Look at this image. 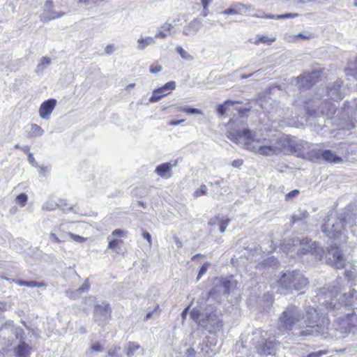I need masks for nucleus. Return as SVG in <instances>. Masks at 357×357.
<instances>
[{
  "instance_id": "nucleus-1",
  "label": "nucleus",
  "mask_w": 357,
  "mask_h": 357,
  "mask_svg": "<svg viewBox=\"0 0 357 357\" xmlns=\"http://www.w3.org/2000/svg\"><path fill=\"white\" fill-rule=\"evenodd\" d=\"M227 137L235 143L243 144L247 150L266 156L280 154L283 151L285 144H289L287 139L273 142L259 138L256 132L247 128L231 130L228 132Z\"/></svg>"
},
{
  "instance_id": "nucleus-2",
  "label": "nucleus",
  "mask_w": 357,
  "mask_h": 357,
  "mask_svg": "<svg viewBox=\"0 0 357 357\" xmlns=\"http://www.w3.org/2000/svg\"><path fill=\"white\" fill-rule=\"evenodd\" d=\"M315 314V310L312 309L305 317L304 312L298 307L294 305H289L278 317V328L284 332L294 329H302L305 325L310 326L312 321L310 315L312 317Z\"/></svg>"
},
{
  "instance_id": "nucleus-3",
  "label": "nucleus",
  "mask_w": 357,
  "mask_h": 357,
  "mask_svg": "<svg viewBox=\"0 0 357 357\" xmlns=\"http://www.w3.org/2000/svg\"><path fill=\"white\" fill-rule=\"evenodd\" d=\"M356 205H349L342 213L337 216L334 222L331 223L329 218L322 225V231L330 238H337L343 230H347V228L351 229L356 225Z\"/></svg>"
},
{
  "instance_id": "nucleus-4",
  "label": "nucleus",
  "mask_w": 357,
  "mask_h": 357,
  "mask_svg": "<svg viewBox=\"0 0 357 357\" xmlns=\"http://www.w3.org/2000/svg\"><path fill=\"white\" fill-rule=\"evenodd\" d=\"M339 294V287L335 286H328L320 290L319 294V301L326 309L331 310L334 309H339V306L342 305H353V299L354 296L357 297V292L355 290H351L349 293H344L339 298V303H334L336 301V297Z\"/></svg>"
},
{
  "instance_id": "nucleus-5",
  "label": "nucleus",
  "mask_w": 357,
  "mask_h": 357,
  "mask_svg": "<svg viewBox=\"0 0 357 357\" xmlns=\"http://www.w3.org/2000/svg\"><path fill=\"white\" fill-rule=\"evenodd\" d=\"M307 284V280L298 271H287L279 280V284L284 291V294L291 292L293 290H301Z\"/></svg>"
},
{
  "instance_id": "nucleus-6",
  "label": "nucleus",
  "mask_w": 357,
  "mask_h": 357,
  "mask_svg": "<svg viewBox=\"0 0 357 357\" xmlns=\"http://www.w3.org/2000/svg\"><path fill=\"white\" fill-rule=\"evenodd\" d=\"M252 343L260 355H270L275 351V343L266 339V333L257 329L252 333Z\"/></svg>"
},
{
  "instance_id": "nucleus-7",
  "label": "nucleus",
  "mask_w": 357,
  "mask_h": 357,
  "mask_svg": "<svg viewBox=\"0 0 357 357\" xmlns=\"http://www.w3.org/2000/svg\"><path fill=\"white\" fill-rule=\"evenodd\" d=\"M112 307L109 304L103 302L95 305L93 310V319L95 323L101 327L106 326L112 319Z\"/></svg>"
},
{
  "instance_id": "nucleus-8",
  "label": "nucleus",
  "mask_w": 357,
  "mask_h": 357,
  "mask_svg": "<svg viewBox=\"0 0 357 357\" xmlns=\"http://www.w3.org/2000/svg\"><path fill=\"white\" fill-rule=\"evenodd\" d=\"M199 324L208 330L211 333L219 331L222 327V321L215 310H208L202 319L199 320Z\"/></svg>"
},
{
  "instance_id": "nucleus-9",
  "label": "nucleus",
  "mask_w": 357,
  "mask_h": 357,
  "mask_svg": "<svg viewBox=\"0 0 357 357\" xmlns=\"http://www.w3.org/2000/svg\"><path fill=\"white\" fill-rule=\"evenodd\" d=\"M327 263L337 269L343 268L345 266V259L340 252L338 247L331 245L326 254Z\"/></svg>"
},
{
  "instance_id": "nucleus-10",
  "label": "nucleus",
  "mask_w": 357,
  "mask_h": 357,
  "mask_svg": "<svg viewBox=\"0 0 357 357\" xmlns=\"http://www.w3.org/2000/svg\"><path fill=\"white\" fill-rule=\"evenodd\" d=\"M355 107L356 112L354 114V116L350 118L349 116V108H344L341 112L340 117L339 119L340 122L337 123L340 126V129L349 130L354 128L355 123H357V99L355 100Z\"/></svg>"
},
{
  "instance_id": "nucleus-11",
  "label": "nucleus",
  "mask_w": 357,
  "mask_h": 357,
  "mask_svg": "<svg viewBox=\"0 0 357 357\" xmlns=\"http://www.w3.org/2000/svg\"><path fill=\"white\" fill-rule=\"evenodd\" d=\"M231 282L222 278H216L213 281V287L209 291L210 296L228 294L231 286Z\"/></svg>"
},
{
  "instance_id": "nucleus-12",
  "label": "nucleus",
  "mask_w": 357,
  "mask_h": 357,
  "mask_svg": "<svg viewBox=\"0 0 357 357\" xmlns=\"http://www.w3.org/2000/svg\"><path fill=\"white\" fill-rule=\"evenodd\" d=\"M68 224H61L59 227L54 228L50 234V239L55 243L66 242L69 239L70 231Z\"/></svg>"
},
{
  "instance_id": "nucleus-13",
  "label": "nucleus",
  "mask_w": 357,
  "mask_h": 357,
  "mask_svg": "<svg viewBox=\"0 0 357 357\" xmlns=\"http://www.w3.org/2000/svg\"><path fill=\"white\" fill-rule=\"evenodd\" d=\"M337 109V106L331 102L330 101H325L319 107L317 112H314L312 114L311 112L308 111L307 113L309 115H326L328 118H332L333 114H335Z\"/></svg>"
},
{
  "instance_id": "nucleus-14",
  "label": "nucleus",
  "mask_w": 357,
  "mask_h": 357,
  "mask_svg": "<svg viewBox=\"0 0 357 357\" xmlns=\"http://www.w3.org/2000/svg\"><path fill=\"white\" fill-rule=\"evenodd\" d=\"M56 104L55 99H49L43 102L39 108V116L43 119L47 120Z\"/></svg>"
},
{
  "instance_id": "nucleus-15",
  "label": "nucleus",
  "mask_w": 357,
  "mask_h": 357,
  "mask_svg": "<svg viewBox=\"0 0 357 357\" xmlns=\"http://www.w3.org/2000/svg\"><path fill=\"white\" fill-rule=\"evenodd\" d=\"M202 25L201 20L195 18L183 27V33L185 36H194L199 31Z\"/></svg>"
},
{
  "instance_id": "nucleus-16",
  "label": "nucleus",
  "mask_w": 357,
  "mask_h": 357,
  "mask_svg": "<svg viewBox=\"0 0 357 357\" xmlns=\"http://www.w3.org/2000/svg\"><path fill=\"white\" fill-rule=\"evenodd\" d=\"M307 246H303L301 248V252L303 254L311 253L312 255L315 257H319V258L322 257V250L317 247L316 242L312 241L311 240L306 241Z\"/></svg>"
},
{
  "instance_id": "nucleus-17",
  "label": "nucleus",
  "mask_w": 357,
  "mask_h": 357,
  "mask_svg": "<svg viewBox=\"0 0 357 357\" xmlns=\"http://www.w3.org/2000/svg\"><path fill=\"white\" fill-rule=\"evenodd\" d=\"M341 83L339 81L334 82L331 86H328V96L331 99L338 101L343 98V94L340 91Z\"/></svg>"
},
{
  "instance_id": "nucleus-18",
  "label": "nucleus",
  "mask_w": 357,
  "mask_h": 357,
  "mask_svg": "<svg viewBox=\"0 0 357 357\" xmlns=\"http://www.w3.org/2000/svg\"><path fill=\"white\" fill-rule=\"evenodd\" d=\"M176 165V162L174 165H172L170 162H165L158 165L155 172L162 178H169L172 176L171 169Z\"/></svg>"
},
{
  "instance_id": "nucleus-19",
  "label": "nucleus",
  "mask_w": 357,
  "mask_h": 357,
  "mask_svg": "<svg viewBox=\"0 0 357 357\" xmlns=\"http://www.w3.org/2000/svg\"><path fill=\"white\" fill-rule=\"evenodd\" d=\"M314 314H312V317L310 315L312 321V323L310 324V326L305 325L303 327L305 328V329H298L299 332L298 333H296L295 335H297L298 337H307L318 335L319 331L315 328V326L313 325L315 323V320H314ZM314 318H316V317H314Z\"/></svg>"
},
{
  "instance_id": "nucleus-20",
  "label": "nucleus",
  "mask_w": 357,
  "mask_h": 357,
  "mask_svg": "<svg viewBox=\"0 0 357 357\" xmlns=\"http://www.w3.org/2000/svg\"><path fill=\"white\" fill-rule=\"evenodd\" d=\"M345 322L347 324V329L349 333L357 334V316L355 314H346Z\"/></svg>"
},
{
  "instance_id": "nucleus-21",
  "label": "nucleus",
  "mask_w": 357,
  "mask_h": 357,
  "mask_svg": "<svg viewBox=\"0 0 357 357\" xmlns=\"http://www.w3.org/2000/svg\"><path fill=\"white\" fill-rule=\"evenodd\" d=\"M109 240L108 248L112 249L114 252L117 254H123V250L122 248V240L119 239H110V236L107 238Z\"/></svg>"
},
{
  "instance_id": "nucleus-22",
  "label": "nucleus",
  "mask_w": 357,
  "mask_h": 357,
  "mask_svg": "<svg viewBox=\"0 0 357 357\" xmlns=\"http://www.w3.org/2000/svg\"><path fill=\"white\" fill-rule=\"evenodd\" d=\"M137 50H143L149 45H153L155 43V40L152 36H147L146 38H139L137 40Z\"/></svg>"
},
{
  "instance_id": "nucleus-23",
  "label": "nucleus",
  "mask_w": 357,
  "mask_h": 357,
  "mask_svg": "<svg viewBox=\"0 0 357 357\" xmlns=\"http://www.w3.org/2000/svg\"><path fill=\"white\" fill-rule=\"evenodd\" d=\"M321 156L323 159L331 163H339L342 161V158L335 155L329 150H325L322 152Z\"/></svg>"
},
{
  "instance_id": "nucleus-24",
  "label": "nucleus",
  "mask_w": 357,
  "mask_h": 357,
  "mask_svg": "<svg viewBox=\"0 0 357 357\" xmlns=\"http://www.w3.org/2000/svg\"><path fill=\"white\" fill-rule=\"evenodd\" d=\"M17 357H27L30 353V347L25 342L20 343L15 349Z\"/></svg>"
},
{
  "instance_id": "nucleus-25",
  "label": "nucleus",
  "mask_w": 357,
  "mask_h": 357,
  "mask_svg": "<svg viewBox=\"0 0 357 357\" xmlns=\"http://www.w3.org/2000/svg\"><path fill=\"white\" fill-rule=\"evenodd\" d=\"M305 78V75H301L295 79L296 85L298 86V88H305L309 89L312 86L309 81Z\"/></svg>"
},
{
  "instance_id": "nucleus-26",
  "label": "nucleus",
  "mask_w": 357,
  "mask_h": 357,
  "mask_svg": "<svg viewBox=\"0 0 357 357\" xmlns=\"http://www.w3.org/2000/svg\"><path fill=\"white\" fill-rule=\"evenodd\" d=\"M51 63V59L47 56H43L40 63L37 65L36 71L43 72Z\"/></svg>"
},
{
  "instance_id": "nucleus-27",
  "label": "nucleus",
  "mask_w": 357,
  "mask_h": 357,
  "mask_svg": "<svg viewBox=\"0 0 357 357\" xmlns=\"http://www.w3.org/2000/svg\"><path fill=\"white\" fill-rule=\"evenodd\" d=\"M176 51L179 54V56L185 61H192L194 60L193 56H192L188 51L185 50L181 46L176 47Z\"/></svg>"
},
{
  "instance_id": "nucleus-28",
  "label": "nucleus",
  "mask_w": 357,
  "mask_h": 357,
  "mask_svg": "<svg viewBox=\"0 0 357 357\" xmlns=\"http://www.w3.org/2000/svg\"><path fill=\"white\" fill-rule=\"evenodd\" d=\"M169 92L165 93L160 89V88L158 89H155L153 92V95L149 99V101L151 102H155L159 101L162 97L168 94Z\"/></svg>"
},
{
  "instance_id": "nucleus-29",
  "label": "nucleus",
  "mask_w": 357,
  "mask_h": 357,
  "mask_svg": "<svg viewBox=\"0 0 357 357\" xmlns=\"http://www.w3.org/2000/svg\"><path fill=\"white\" fill-rule=\"evenodd\" d=\"M305 78L310 83L311 86H313L315 83L319 81V78L320 77V72L319 71H313L310 73L305 74Z\"/></svg>"
},
{
  "instance_id": "nucleus-30",
  "label": "nucleus",
  "mask_w": 357,
  "mask_h": 357,
  "mask_svg": "<svg viewBox=\"0 0 357 357\" xmlns=\"http://www.w3.org/2000/svg\"><path fill=\"white\" fill-rule=\"evenodd\" d=\"M140 347L139 344H137L133 342H130L128 344L126 348V354L127 357H132L135 352L139 349Z\"/></svg>"
},
{
  "instance_id": "nucleus-31",
  "label": "nucleus",
  "mask_w": 357,
  "mask_h": 357,
  "mask_svg": "<svg viewBox=\"0 0 357 357\" xmlns=\"http://www.w3.org/2000/svg\"><path fill=\"white\" fill-rule=\"evenodd\" d=\"M63 13H51L50 14H42L40 15V20L42 22H47L51 20H54L58 17H60Z\"/></svg>"
},
{
  "instance_id": "nucleus-32",
  "label": "nucleus",
  "mask_w": 357,
  "mask_h": 357,
  "mask_svg": "<svg viewBox=\"0 0 357 357\" xmlns=\"http://www.w3.org/2000/svg\"><path fill=\"white\" fill-rule=\"evenodd\" d=\"M308 215L305 209H300L298 214H295L292 216V223L294 224L297 221L305 220L308 217Z\"/></svg>"
},
{
  "instance_id": "nucleus-33",
  "label": "nucleus",
  "mask_w": 357,
  "mask_h": 357,
  "mask_svg": "<svg viewBox=\"0 0 357 357\" xmlns=\"http://www.w3.org/2000/svg\"><path fill=\"white\" fill-rule=\"evenodd\" d=\"M176 110L183 111L188 114H203V112L200 109L189 107L187 106L177 107Z\"/></svg>"
},
{
  "instance_id": "nucleus-34",
  "label": "nucleus",
  "mask_w": 357,
  "mask_h": 357,
  "mask_svg": "<svg viewBox=\"0 0 357 357\" xmlns=\"http://www.w3.org/2000/svg\"><path fill=\"white\" fill-rule=\"evenodd\" d=\"M275 38H269L265 36H257V38L254 41L255 45H259V43L271 44L274 42Z\"/></svg>"
},
{
  "instance_id": "nucleus-35",
  "label": "nucleus",
  "mask_w": 357,
  "mask_h": 357,
  "mask_svg": "<svg viewBox=\"0 0 357 357\" xmlns=\"http://www.w3.org/2000/svg\"><path fill=\"white\" fill-rule=\"evenodd\" d=\"M58 207V204L56 202L50 200L46 202L43 206V209L45 211H54L56 210Z\"/></svg>"
},
{
  "instance_id": "nucleus-36",
  "label": "nucleus",
  "mask_w": 357,
  "mask_h": 357,
  "mask_svg": "<svg viewBox=\"0 0 357 357\" xmlns=\"http://www.w3.org/2000/svg\"><path fill=\"white\" fill-rule=\"evenodd\" d=\"M208 192V188L206 185L202 184L201 185L200 188H197L194 192H193V197H197L202 195H206Z\"/></svg>"
},
{
  "instance_id": "nucleus-37",
  "label": "nucleus",
  "mask_w": 357,
  "mask_h": 357,
  "mask_svg": "<svg viewBox=\"0 0 357 357\" xmlns=\"http://www.w3.org/2000/svg\"><path fill=\"white\" fill-rule=\"evenodd\" d=\"M123 353L120 347H114L108 351V355L111 357H123Z\"/></svg>"
},
{
  "instance_id": "nucleus-38",
  "label": "nucleus",
  "mask_w": 357,
  "mask_h": 357,
  "mask_svg": "<svg viewBox=\"0 0 357 357\" xmlns=\"http://www.w3.org/2000/svg\"><path fill=\"white\" fill-rule=\"evenodd\" d=\"M31 132L33 136H41L44 130L38 125L36 124H31Z\"/></svg>"
},
{
  "instance_id": "nucleus-39",
  "label": "nucleus",
  "mask_w": 357,
  "mask_h": 357,
  "mask_svg": "<svg viewBox=\"0 0 357 357\" xmlns=\"http://www.w3.org/2000/svg\"><path fill=\"white\" fill-rule=\"evenodd\" d=\"M298 15L297 13H287L284 15H266L265 17L266 18H271V19H277V20H281V19H286L289 17H294L298 16Z\"/></svg>"
},
{
  "instance_id": "nucleus-40",
  "label": "nucleus",
  "mask_w": 357,
  "mask_h": 357,
  "mask_svg": "<svg viewBox=\"0 0 357 357\" xmlns=\"http://www.w3.org/2000/svg\"><path fill=\"white\" fill-rule=\"evenodd\" d=\"M28 199V197L26 194L22 193L17 196L15 202L19 204L22 207L24 206Z\"/></svg>"
},
{
  "instance_id": "nucleus-41",
  "label": "nucleus",
  "mask_w": 357,
  "mask_h": 357,
  "mask_svg": "<svg viewBox=\"0 0 357 357\" xmlns=\"http://www.w3.org/2000/svg\"><path fill=\"white\" fill-rule=\"evenodd\" d=\"M235 102L232 100H227L225 105H220L218 107V112L220 115H224L226 113L227 108L225 105H234Z\"/></svg>"
},
{
  "instance_id": "nucleus-42",
  "label": "nucleus",
  "mask_w": 357,
  "mask_h": 357,
  "mask_svg": "<svg viewBox=\"0 0 357 357\" xmlns=\"http://www.w3.org/2000/svg\"><path fill=\"white\" fill-rule=\"evenodd\" d=\"M176 87V83L175 82H169L167 84H165L162 87L160 88L162 89L163 92L165 93L167 91L173 90Z\"/></svg>"
},
{
  "instance_id": "nucleus-43",
  "label": "nucleus",
  "mask_w": 357,
  "mask_h": 357,
  "mask_svg": "<svg viewBox=\"0 0 357 357\" xmlns=\"http://www.w3.org/2000/svg\"><path fill=\"white\" fill-rule=\"evenodd\" d=\"M65 294H66V296H68V298H70L71 299H76L81 296L80 294H77V289L75 291L68 289L65 291Z\"/></svg>"
},
{
  "instance_id": "nucleus-44",
  "label": "nucleus",
  "mask_w": 357,
  "mask_h": 357,
  "mask_svg": "<svg viewBox=\"0 0 357 357\" xmlns=\"http://www.w3.org/2000/svg\"><path fill=\"white\" fill-rule=\"evenodd\" d=\"M209 266H210V263H208V262H206L202 265V266L199 269V273L197 275V280H199L200 278L202 277V275L206 273Z\"/></svg>"
},
{
  "instance_id": "nucleus-45",
  "label": "nucleus",
  "mask_w": 357,
  "mask_h": 357,
  "mask_svg": "<svg viewBox=\"0 0 357 357\" xmlns=\"http://www.w3.org/2000/svg\"><path fill=\"white\" fill-rule=\"evenodd\" d=\"M26 287H46V284L43 282L36 281H27Z\"/></svg>"
},
{
  "instance_id": "nucleus-46",
  "label": "nucleus",
  "mask_w": 357,
  "mask_h": 357,
  "mask_svg": "<svg viewBox=\"0 0 357 357\" xmlns=\"http://www.w3.org/2000/svg\"><path fill=\"white\" fill-rule=\"evenodd\" d=\"M89 349L91 351L100 352L104 350V347L99 342H96L93 344Z\"/></svg>"
},
{
  "instance_id": "nucleus-47",
  "label": "nucleus",
  "mask_w": 357,
  "mask_h": 357,
  "mask_svg": "<svg viewBox=\"0 0 357 357\" xmlns=\"http://www.w3.org/2000/svg\"><path fill=\"white\" fill-rule=\"evenodd\" d=\"M89 289V284L87 281H85L82 284V286L78 288L77 290V294H80L82 295V294L83 292H86Z\"/></svg>"
},
{
  "instance_id": "nucleus-48",
  "label": "nucleus",
  "mask_w": 357,
  "mask_h": 357,
  "mask_svg": "<svg viewBox=\"0 0 357 357\" xmlns=\"http://www.w3.org/2000/svg\"><path fill=\"white\" fill-rule=\"evenodd\" d=\"M69 238H71L72 240L76 241V242H84L86 241V238L80 236L79 235L73 234L71 232L70 233Z\"/></svg>"
},
{
  "instance_id": "nucleus-49",
  "label": "nucleus",
  "mask_w": 357,
  "mask_h": 357,
  "mask_svg": "<svg viewBox=\"0 0 357 357\" xmlns=\"http://www.w3.org/2000/svg\"><path fill=\"white\" fill-rule=\"evenodd\" d=\"M229 222V219H227V220H222L220 222V231L221 233H224L226 231Z\"/></svg>"
},
{
  "instance_id": "nucleus-50",
  "label": "nucleus",
  "mask_w": 357,
  "mask_h": 357,
  "mask_svg": "<svg viewBox=\"0 0 357 357\" xmlns=\"http://www.w3.org/2000/svg\"><path fill=\"white\" fill-rule=\"evenodd\" d=\"M127 232L120 229H116L112 232V236H126Z\"/></svg>"
},
{
  "instance_id": "nucleus-51",
  "label": "nucleus",
  "mask_w": 357,
  "mask_h": 357,
  "mask_svg": "<svg viewBox=\"0 0 357 357\" xmlns=\"http://www.w3.org/2000/svg\"><path fill=\"white\" fill-rule=\"evenodd\" d=\"M199 316H200L199 311L198 310L195 309V308H194V309L191 311V312H190V317H191V318H192L193 320H195V321H196L197 319H199Z\"/></svg>"
},
{
  "instance_id": "nucleus-52",
  "label": "nucleus",
  "mask_w": 357,
  "mask_h": 357,
  "mask_svg": "<svg viewBox=\"0 0 357 357\" xmlns=\"http://www.w3.org/2000/svg\"><path fill=\"white\" fill-rule=\"evenodd\" d=\"M162 67L158 65H152L150 67V72L153 74H156L158 73H160L162 70Z\"/></svg>"
},
{
  "instance_id": "nucleus-53",
  "label": "nucleus",
  "mask_w": 357,
  "mask_h": 357,
  "mask_svg": "<svg viewBox=\"0 0 357 357\" xmlns=\"http://www.w3.org/2000/svg\"><path fill=\"white\" fill-rule=\"evenodd\" d=\"M185 356L186 357H195L196 356V351H195V349L193 348H188L187 349L186 351H185Z\"/></svg>"
},
{
  "instance_id": "nucleus-54",
  "label": "nucleus",
  "mask_w": 357,
  "mask_h": 357,
  "mask_svg": "<svg viewBox=\"0 0 357 357\" xmlns=\"http://www.w3.org/2000/svg\"><path fill=\"white\" fill-rule=\"evenodd\" d=\"M326 354V351H319L317 352H312L309 354L307 357H321L323 354Z\"/></svg>"
},
{
  "instance_id": "nucleus-55",
  "label": "nucleus",
  "mask_w": 357,
  "mask_h": 357,
  "mask_svg": "<svg viewBox=\"0 0 357 357\" xmlns=\"http://www.w3.org/2000/svg\"><path fill=\"white\" fill-rule=\"evenodd\" d=\"M344 275L349 280H352L356 277V272L353 271H346Z\"/></svg>"
},
{
  "instance_id": "nucleus-56",
  "label": "nucleus",
  "mask_w": 357,
  "mask_h": 357,
  "mask_svg": "<svg viewBox=\"0 0 357 357\" xmlns=\"http://www.w3.org/2000/svg\"><path fill=\"white\" fill-rule=\"evenodd\" d=\"M28 160L32 166H33V167L38 166V163L35 160L33 154L31 153H29L28 155Z\"/></svg>"
},
{
  "instance_id": "nucleus-57",
  "label": "nucleus",
  "mask_w": 357,
  "mask_h": 357,
  "mask_svg": "<svg viewBox=\"0 0 357 357\" xmlns=\"http://www.w3.org/2000/svg\"><path fill=\"white\" fill-rule=\"evenodd\" d=\"M172 27L173 25L172 24L168 23H165L161 26V28L164 29L165 31H168L170 36H172L171 32Z\"/></svg>"
},
{
  "instance_id": "nucleus-58",
  "label": "nucleus",
  "mask_w": 357,
  "mask_h": 357,
  "mask_svg": "<svg viewBox=\"0 0 357 357\" xmlns=\"http://www.w3.org/2000/svg\"><path fill=\"white\" fill-rule=\"evenodd\" d=\"M158 307H159V306H158V305H157V306L154 308V310H152V311H151V312H149L146 314V317H144V321H147V320L150 319L152 317L153 314L155 312H156L157 310L158 309Z\"/></svg>"
},
{
  "instance_id": "nucleus-59",
  "label": "nucleus",
  "mask_w": 357,
  "mask_h": 357,
  "mask_svg": "<svg viewBox=\"0 0 357 357\" xmlns=\"http://www.w3.org/2000/svg\"><path fill=\"white\" fill-rule=\"evenodd\" d=\"M298 194H299V191L298 190H294L291 191L290 192H289L286 195V198L291 199V198L296 197V195H298Z\"/></svg>"
},
{
  "instance_id": "nucleus-60",
  "label": "nucleus",
  "mask_w": 357,
  "mask_h": 357,
  "mask_svg": "<svg viewBox=\"0 0 357 357\" xmlns=\"http://www.w3.org/2000/svg\"><path fill=\"white\" fill-rule=\"evenodd\" d=\"M225 15H236L238 14V11L234 8H227L222 12Z\"/></svg>"
},
{
  "instance_id": "nucleus-61",
  "label": "nucleus",
  "mask_w": 357,
  "mask_h": 357,
  "mask_svg": "<svg viewBox=\"0 0 357 357\" xmlns=\"http://www.w3.org/2000/svg\"><path fill=\"white\" fill-rule=\"evenodd\" d=\"M142 236L144 238L146 239L149 243V245H151L152 242H151V234L146 231H144L142 232Z\"/></svg>"
},
{
  "instance_id": "nucleus-62",
  "label": "nucleus",
  "mask_w": 357,
  "mask_h": 357,
  "mask_svg": "<svg viewBox=\"0 0 357 357\" xmlns=\"http://www.w3.org/2000/svg\"><path fill=\"white\" fill-rule=\"evenodd\" d=\"M203 6V8L206 10L208 6L212 3L213 0H200Z\"/></svg>"
},
{
  "instance_id": "nucleus-63",
  "label": "nucleus",
  "mask_w": 357,
  "mask_h": 357,
  "mask_svg": "<svg viewBox=\"0 0 357 357\" xmlns=\"http://www.w3.org/2000/svg\"><path fill=\"white\" fill-rule=\"evenodd\" d=\"M167 36V33L163 31H158L155 34V38H165Z\"/></svg>"
},
{
  "instance_id": "nucleus-64",
  "label": "nucleus",
  "mask_w": 357,
  "mask_h": 357,
  "mask_svg": "<svg viewBox=\"0 0 357 357\" xmlns=\"http://www.w3.org/2000/svg\"><path fill=\"white\" fill-rule=\"evenodd\" d=\"M232 166L234 167H238L240 166H241L243 165V160H234L233 162H232Z\"/></svg>"
}]
</instances>
